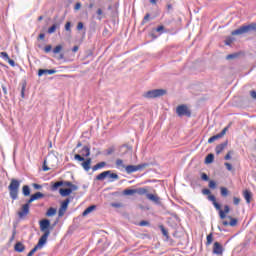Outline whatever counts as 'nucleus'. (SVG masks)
I'll use <instances>...</instances> for the list:
<instances>
[{"mask_svg":"<svg viewBox=\"0 0 256 256\" xmlns=\"http://www.w3.org/2000/svg\"><path fill=\"white\" fill-rule=\"evenodd\" d=\"M78 153L79 154L74 155L75 161L80 163L84 171H89L91 169V158L85 160V157H89V155H91V149L89 146H84Z\"/></svg>","mask_w":256,"mask_h":256,"instance_id":"1","label":"nucleus"},{"mask_svg":"<svg viewBox=\"0 0 256 256\" xmlns=\"http://www.w3.org/2000/svg\"><path fill=\"white\" fill-rule=\"evenodd\" d=\"M19 187H21V182L16 179H12L8 189L10 191V197L13 199V201L17 200V197L19 196Z\"/></svg>","mask_w":256,"mask_h":256,"instance_id":"2","label":"nucleus"},{"mask_svg":"<svg viewBox=\"0 0 256 256\" xmlns=\"http://www.w3.org/2000/svg\"><path fill=\"white\" fill-rule=\"evenodd\" d=\"M49 237V232H46L38 241L37 245L28 253L27 256H33L39 249H43V245L47 243V238Z\"/></svg>","mask_w":256,"mask_h":256,"instance_id":"3","label":"nucleus"},{"mask_svg":"<svg viewBox=\"0 0 256 256\" xmlns=\"http://www.w3.org/2000/svg\"><path fill=\"white\" fill-rule=\"evenodd\" d=\"M166 91L163 89L150 90L144 94L147 99H155L156 97H163Z\"/></svg>","mask_w":256,"mask_h":256,"instance_id":"4","label":"nucleus"},{"mask_svg":"<svg viewBox=\"0 0 256 256\" xmlns=\"http://www.w3.org/2000/svg\"><path fill=\"white\" fill-rule=\"evenodd\" d=\"M176 113L179 117H191V112L189 111V108L185 105H180L176 109Z\"/></svg>","mask_w":256,"mask_h":256,"instance_id":"5","label":"nucleus"},{"mask_svg":"<svg viewBox=\"0 0 256 256\" xmlns=\"http://www.w3.org/2000/svg\"><path fill=\"white\" fill-rule=\"evenodd\" d=\"M144 167H147V164L128 165L125 167V171L128 174L136 173V171H141V169H144Z\"/></svg>","mask_w":256,"mask_h":256,"instance_id":"6","label":"nucleus"},{"mask_svg":"<svg viewBox=\"0 0 256 256\" xmlns=\"http://www.w3.org/2000/svg\"><path fill=\"white\" fill-rule=\"evenodd\" d=\"M49 227H51V221H49L48 219H43L40 221V231L45 233H49V235L51 234V232L49 231Z\"/></svg>","mask_w":256,"mask_h":256,"instance_id":"7","label":"nucleus"},{"mask_svg":"<svg viewBox=\"0 0 256 256\" xmlns=\"http://www.w3.org/2000/svg\"><path fill=\"white\" fill-rule=\"evenodd\" d=\"M29 204L22 205L20 211L18 212L19 219H23L24 217H27L29 215Z\"/></svg>","mask_w":256,"mask_h":256,"instance_id":"8","label":"nucleus"},{"mask_svg":"<svg viewBox=\"0 0 256 256\" xmlns=\"http://www.w3.org/2000/svg\"><path fill=\"white\" fill-rule=\"evenodd\" d=\"M67 207H69V199H66L64 202H62V205L58 211L59 217H63V215H65V212L67 211Z\"/></svg>","mask_w":256,"mask_h":256,"instance_id":"9","label":"nucleus"},{"mask_svg":"<svg viewBox=\"0 0 256 256\" xmlns=\"http://www.w3.org/2000/svg\"><path fill=\"white\" fill-rule=\"evenodd\" d=\"M57 70L55 69H39L38 70V77H43V75H55Z\"/></svg>","mask_w":256,"mask_h":256,"instance_id":"10","label":"nucleus"},{"mask_svg":"<svg viewBox=\"0 0 256 256\" xmlns=\"http://www.w3.org/2000/svg\"><path fill=\"white\" fill-rule=\"evenodd\" d=\"M147 199H149V201H152V203H155L156 205H161V198H159V196L155 195V194H146Z\"/></svg>","mask_w":256,"mask_h":256,"instance_id":"11","label":"nucleus"},{"mask_svg":"<svg viewBox=\"0 0 256 256\" xmlns=\"http://www.w3.org/2000/svg\"><path fill=\"white\" fill-rule=\"evenodd\" d=\"M214 255H223V246L219 242H215L213 246Z\"/></svg>","mask_w":256,"mask_h":256,"instance_id":"12","label":"nucleus"},{"mask_svg":"<svg viewBox=\"0 0 256 256\" xmlns=\"http://www.w3.org/2000/svg\"><path fill=\"white\" fill-rule=\"evenodd\" d=\"M14 251L17 253H23V251H25V245L21 242H17L14 246Z\"/></svg>","mask_w":256,"mask_h":256,"instance_id":"13","label":"nucleus"},{"mask_svg":"<svg viewBox=\"0 0 256 256\" xmlns=\"http://www.w3.org/2000/svg\"><path fill=\"white\" fill-rule=\"evenodd\" d=\"M59 193L62 197H69V194L73 193V189H71V188H65V189L61 188L59 190Z\"/></svg>","mask_w":256,"mask_h":256,"instance_id":"14","label":"nucleus"},{"mask_svg":"<svg viewBox=\"0 0 256 256\" xmlns=\"http://www.w3.org/2000/svg\"><path fill=\"white\" fill-rule=\"evenodd\" d=\"M110 171H104L102 173H100L98 176H96L97 181H105V179H107V177L109 176Z\"/></svg>","mask_w":256,"mask_h":256,"instance_id":"15","label":"nucleus"},{"mask_svg":"<svg viewBox=\"0 0 256 256\" xmlns=\"http://www.w3.org/2000/svg\"><path fill=\"white\" fill-rule=\"evenodd\" d=\"M95 209H97L96 205H91L88 208H86L84 210V212L82 213L83 217H87V215H89V213H93V211H95Z\"/></svg>","mask_w":256,"mask_h":256,"instance_id":"16","label":"nucleus"},{"mask_svg":"<svg viewBox=\"0 0 256 256\" xmlns=\"http://www.w3.org/2000/svg\"><path fill=\"white\" fill-rule=\"evenodd\" d=\"M225 147H227V142L222 143V144L216 146L215 151H216L217 155H219L220 153H222V151L225 149Z\"/></svg>","mask_w":256,"mask_h":256,"instance_id":"17","label":"nucleus"},{"mask_svg":"<svg viewBox=\"0 0 256 256\" xmlns=\"http://www.w3.org/2000/svg\"><path fill=\"white\" fill-rule=\"evenodd\" d=\"M110 171V174H108V179L110 183H113V181H117V179H119V175L115 174V173H112L111 170Z\"/></svg>","mask_w":256,"mask_h":256,"instance_id":"18","label":"nucleus"},{"mask_svg":"<svg viewBox=\"0 0 256 256\" xmlns=\"http://www.w3.org/2000/svg\"><path fill=\"white\" fill-rule=\"evenodd\" d=\"M64 184H65V183H64L63 181L55 182V183L52 185L51 189H52V191H57V189H59V187H63Z\"/></svg>","mask_w":256,"mask_h":256,"instance_id":"19","label":"nucleus"},{"mask_svg":"<svg viewBox=\"0 0 256 256\" xmlns=\"http://www.w3.org/2000/svg\"><path fill=\"white\" fill-rule=\"evenodd\" d=\"M214 160H215V155L208 154L205 158V163H206V165H209V164L213 163Z\"/></svg>","mask_w":256,"mask_h":256,"instance_id":"20","label":"nucleus"},{"mask_svg":"<svg viewBox=\"0 0 256 256\" xmlns=\"http://www.w3.org/2000/svg\"><path fill=\"white\" fill-rule=\"evenodd\" d=\"M22 193L25 197H29L31 195V189L27 185H25L22 188Z\"/></svg>","mask_w":256,"mask_h":256,"instance_id":"21","label":"nucleus"},{"mask_svg":"<svg viewBox=\"0 0 256 256\" xmlns=\"http://www.w3.org/2000/svg\"><path fill=\"white\" fill-rule=\"evenodd\" d=\"M47 217H53L57 215V209L55 208H49L48 211L46 212Z\"/></svg>","mask_w":256,"mask_h":256,"instance_id":"22","label":"nucleus"},{"mask_svg":"<svg viewBox=\"0 0 256 256\" xmlns=\"http://www.w3.org/2000/svg\"><path fill=\"white\" fill-rule=\"evenodd\" d=\"M244 199L246 203H251V192L249 190L244 191Z\"/></svg>","mask_w":256,"mask_h":256,"instance_id":"23","label":"nucleus"},{"mask_svg":"<svg viewBox=\"0 0 256 256\" xmlns=\"http://www.w3.org/2000/svg\"><path fill=\"white\" fill-rule=\"evenodd\" d=\"M106 163L105 162H100L96 164L95 166L92 167L93 171H99V169H103L105 167Z\"/></svg>","mask_w":256,"mask_h":256,"instance_id":"24","label":"nucleus"},{"mask_svg":"<svg viewBox=\"0 0 256 256\" xmlns=\"http://www.w3.org/2000/svg\"><path fill=\"white\" fill-rule=\"evenodd\" d=\"M116 167L118 168V169H125V164L123 163V161L121 160V159H117L116 160Z\"/></svg>","mask_w":256,"mask_h":256,"instance_id":"25","label":"nucleus"},{"mask_svg":"<svg viewBox=\"0 0 256 256\" xmlns=\"http://www.w3.org/2000/svg\"><path fill=\"white\" fill-rule=\"evenodd\" d=\"M135 192L138 194V195H147V189L145 188H138V189H135Z\"/></svg>","mask_w":256,"mask_h":256,"instance_id":"26","label":"nucleus"},{"mask_svg":"<svg viewBox=\"0 0 256 256\" xmlns=\"http://www.w3.org/2000/svg\"><path fill=\"white\" fill-rule=\"evenodd\" d=\"M31 197H32V200L37 201V199H42V197H44V195L41 192H37L34 195H32Z\"/></svg>","mask_w":256,"mask_h":256,"instance_id":"27","label":"nucleus"},{"mask_svg":"<svg viewBox=\"0 0 256 256\" xmlns=\"http://www.w3.org/2000/svg\"><path fill=\"white\" fill-rule=\"evenodd\" d=\"M57 27H59V25L53 24V25L48 29L49 35H53V33H55V31H57Z\"/></svg>","mask_w":256,"mask_h":256,"instance_id":"28","label":"nucleus"},{"mask_svg":"<svg viewBox=\"0 0 256 256\" xmlns=\"http://www.w3.org/2000/svg\"><path fill=\"white\" fill-rule=\"evenodd\" d=\"M135 189H125L123 195H135Z\"/></svg>","mask_w":256,"mask_h":256,"instance_id":"29","label":"nucleus"},{"mask_svg":"<svg viewBox=\"0 0 256 256\" xmlns=\"http://www.w3.org/2000/svg\"><path fill=\"white\" fill-rule=\"evenodd\" d=\"M220 191H221L222 197H227V195H229V190H227L226 187H221Z\"/></svg>","mask_w":256,"mask_h":256,"instance_id":"30","label":"nucleus"},{"mask_svg":"<svg viewBox=\"0 0 256 256\" xmlns=\"http://www.w3.org/2000/svg\"><path fill=\"white\" fill-rule=\"evenodd\" d=\"M217 139H221L220 136H219V134H216V135L210 137V138L208 139V143H215V141H217Z\"/></svg>","mask_w":256,"mask_h":256,"instance_id":"31","label":"nucleus"},{"mask_svg":"<svg viewBox=\"0 0 256 256\" xmlns=\"http://www.w3.org/2000/svg\"><path fill=\"white\" fill-rule=\"evenodd\" d=\"M63 49V46L58 45L53 49V53L57 55V53H61V50Z\"/></svg>","mask_w":256,"mask_h":256,"instance_id":"32","label":"nucleus"},{"mask_svg":"<svg viewBox=\"0 0 256 256\" xmlns=\"http://www.w3.org/2000/svg\"><path fill=\"white\" fill-rule=\"evenodd\" d=\"M64 185H66V187H72V191H76L77 189V186L73 185L71 182H64Z\"/></svg>","mask_w":256,"mask_h":256,"instance_id":"33","label":"nucleus"},{"mask_svg":"<svg viewBox=\"0 0 256 256\" xmlns=\"http://www.w3.org/2000/svg\"><path fill=\"white\" fill-rule=\"evenodd\" d=\"M209 187L210 189H216L217 188V183L213 180L209 181Z\"/></svg>","mask_w":256,"mask_h":256,"instance_id":"34","label":"nucleus"},{"mask_svg":"<svg viewBox=\"0 0 256 256\" xmlns=\"http://www.w3.org/2000/svg\"><path fill=\"white\" fill-rule=\"evenodd\" d=\"M230 220V227H235L237 225V219L229 217Z\"/></svg>","mask_w":256,"mask_h":256,"instance_id":"35","label":"nucleus"},{"mask_svg":"<svg viewBox=\"0 0 256 256\" xmlns=\"http://www.w3.org/2000/svg\"><path fill=\"white\" fill-rule=\"evenodd\" d=\"M213 243V234H209L207 236V245H211Z\"/></svg>","mask_w":256,"mask_h":256,"instance_id":"36","label":"nucleus"},{"mask_svg":"<svg viewBox=\"0 0 256 256\" xmlns=\"http://www.w3.org/2000/svg\"><path fill=\"white\" fill-rule=\"evenodd\" d=\"M0 57H2V59L7 61V59H9V54H7V52H1Z\"/></svg>","mask_w":256,"mask_h":256,"instance_id":"37","label":"nucleus"},{"mask_svg":"<svg viewBox=\"0 0 256 256\" xmlns=\"http://www.w3.org/2000/svg\"><path fill=\"white\" fill-rule=\"evenodd\" d=\"M228 129H229V127H225V128L218 134V136H220V139H221V137H224V136H225V133H227Z\"/></svg>","mask_w":256,"mask_h":256,"instance_id":"38","label":"nucleus"},{"mask_svg":"<svg viewBox=\"0 0 256 256\" xmlns=\"http://www.w3.org/2000/svg\"><path fill=\"white\" fill-rule=\"evenodd\" d=\"M224 165L228 171H233V166L231 163L225 162Z\"/></svg>","mask_w":256,"mask_h":256,"instance_id":"39","label":"nucleus"},{"mask_svg":"<svg viewBox=\"0 0 256 256\" xmlns=\"http://www.w3.org/2000/svg\"><path fill=\"white\" fill-rule=\"evenodd\" d=\"M161 231H162V234L164 235V237H169V232H167L165 227L161 226Z\"/></svg>","mask_w":256,"mask_h":256,"instance_id":"40","label":"nucleus"},{"mask_svg":"<svg viewBox=\"0 0 256 256\" xmlns=\"http://www.w3.org/2000/svg\"><path fill=\"white\" fill-rule=\"evenodd\" d=\"M96 13H97L99 21H101V19H102L101 15H103V10L101 8H99Z\"/></svg>","mask_w":256,"mask_h":256,"instance_id":"41","label":"nucleus"},{"mask_svg":"<svg viewBox=\"0 0 256 256\" xmlns=\"http://www.w3.org/2000/svg\"><path fill=\"white\" fill-rule=\"evenodd\" d=\"M213 205H214V207H215V209H216L217 211H222V210H221V205H220L219 203H217V201H216V202H213Z\"/></svg>","mask_w":256,"mask_h":256,"instance_id":"42","label":"nucleus"},{"mask_svg":"<svg viewBox=\"0 0 256 256\" xmlns=\"http://www.w3.org/2000/svg\"><path fill=\"white\" fill-rule=\"evenodd\" d=\"M201 179H202V181H209V176H207V174H205V173H202Z\"/></svg>","mask_w":256,"mask_h":256,"instance_id":"43","label":"nucleus"},{"mask_svg":"<svg viewBox=\"0 0 256 256\" xmlns=\"http://www.w3.org/2000/svg\"><path fill=\"white\" fill-rule=\"evenodd\" d=\"M65 31H71V22L65 24Z\"/></svg>","mask_w":256,"mask_h":256,"instance_id":"44","label":"nucleus"},{"mask_svg":"<svg viewBox=\"0 0 256 256\" xmlns=\"http://www.w3.org/2000/svg\"><path fill=\"white\" fill-rule=\"evenodd\" d=\"M51 49H53V47L51 45H47L45 48H44V51L45 53H50Z\"/></svg>","mask_w":256,"mask_h":256,"instance_id":"45","label":"nucleus"},{"mask_svg":"<svg viewBox=\"0 0 256 256\" xmlns=\"http://www.w3.org/2000/svg\"><path fill=\"white\" fill-rule=\"evenodd\" d=\"M233 202H234V205H239V203H241V199H239L238 197H234Z\"/></svg>","mask_w":256,"mask_h":256,"instance_id":"46","label":"nucleus"},{"mask_svg":"<svg viewBox=\"0 0 256 256\" xmlns=\"http://www.w3.org/2000/svg\"><path fill=\"white\" fill-rule=\"evenodd\" d=\"M139 225H140V227H147V225H149V223L147 221L143 220L139 223Z\"/></svg>","mask_w":256,"mask_h":256,"instance_id":"47","label":"nucleus"},{"mask_svg":"<svg viewBox=\"0 0 256 256\" xmlns=\"http://www.w3.org/2000/svg\"><path fill=\"white\" fill-rule=\"evenodd\" d=\"M219 215H220V219H225L227 217L223 210L219 211Z\"/></svg>","mask_w":256,"mask_h":256,"instance_id":"48","label":"nucleus"},{"mask_svg":"<svg viewBox=\"0 0 256 256\" xmlns=\"http://www.w3.org/2000/svg\"><path fill=\"white\" fill-rule=\"evenodd\" d=\"M111 207H115L116 209H119L120 207H122L121 203H112Z\"/></svg>","mask_w":256,"mask_h":256,"instance_id":"49","label":"nucleus"},{"mask_svg":"<svg viewBox=\"0 0 256 256\" xmlns=\"http://www.w3.org/2000/svg\"><path fill=\"white\" fill-rule=\"evenodd\" d=\"M203 195H211V190L209 189H203L202 190Z\"/></svg>","mask_w":256,"mask_h":256,"instance_id":"50","label":"nucleus"},{"mask_svg":"<svg viewBox=\"0 0 256 256\" xmlns=\"http://www.w3.org/2000/svg\"><path fill=\"white\" fill-rule=\"evenodd\" d=\"M6 61H8L9 65H11V67H15V61L8 58Z\"/></svg>","mask_w":256,"mask_h":256,"instance_id":"51","label":"nucleus"},{"mask_svg":"<svg viewBox=\"0 0 256 256\" xmlns=\"http://www.w3.org/2000/svg\"><path fill=\"white\" fill-rule=\"evenodd\" d=\"M163 29H165V27H163V26H158V27L156 28V31H157V33H163Z\"/></svg>","mask_w":256,"mask_h":256,"instance_id":"52","label":"nucleus"},{"mask_svg":"<svg viewBox=\"0 0 256 256\" xmlns=\"http://www.w3.org/2000/svg\"><path fill=\"white\" fill-rule=\"evenodd\" d=\"M209 201H212V203H215L217 200L213 195L208 196Z\"/></svg>","mask_w":256,"mask_h":256,"instance_id":"53","label":"nucleus"},{"mask_svg":"<svg viewBox=\"0 0 256 256\" xmlns=\"http://www.w3.org/2000/svg\"><path fill=\"white\" fill-rule=\"evenodd\" d=\"M225 43L226 45H231V43H233V38H227Z\"/></svg>","mask_w":256,"mask_h":256,"instance_id":"54","label":"nucleus"},{"mask_svg":"<svg viewBox=\"0 0 256 256\" xmlns=\"http://www.w3.org/2000/svg\"><path fill=\"white\" fill-rule=\"evenodd\" d=\"M77 29H78V31H81V29H83V22L78 23Z\"/></svg>","mask_w":256,"mask_h":256,"instance_id":"55","label":"nucleus"},{"mask_svg":"<svg viewBox=\"0 0 256 256\" xmlns=\"http://www.w3.org/2000/svg\"><path fill=\"white\" fill-rule=\"evenodd\" d=\"M33 187H34V189H37V190L42 189L41 185L35 184V183L33 184Z\"/></svg>","mask_w":256,"mask_h":256,"instance_id":"56","label":"nucleus"},{"mask_svg":"<svg viewBox=\"0 0 256 256\" xmlns=\"http://www.w3.org/2000/svg\"><path fill=\"white\" fill-rule=\"evenodd\" d=\"M113 151H115V149L109 148L106 153H107V155H111L113 153Z\"/></svg>","mask_w":256,"mask_h":256,"instance_id":"57","label":"nucleus"},{"mask_svg":"<svg viewBox=\"0 0 256 256\" xmlns=\"http://www.w3.org/2000/svg\"><path fill=\"white\" fill-rule=\"evenodd\" d=\"M75 9H76V11H79V9H81V3H76V5H75Z\"/></svg>","mask_w":256,"mask_h":256,"instance_id":"58","label":"nucleus"},{"mask_svg":"<svg viewBox=\"0 0 256 256\" xmlns=\"http://www.w3.org/2000/svg\"><path fill=\"white\" fill-rule=\"evenodd\" d=\"M149 17H150V15L146 14L144 19H143V23H146V21H149Z\"/></svg>","mask_w":256,"mask_h":256,"instance_id":"59","label":"nucleus"},{"mask_svg":"<svg viewBox=\"0 0 256 256\" xmlns=\"http://www.w3.org/2000/svg\"><path fill=\"white\" fill-rule=\"evenodd\" d=\"M229 159H231V152H228V154L225 156L226 161H229Z\"/></svg>","mask_w":256,"mask_h":256,"instance_id":"60","label":"nucleus"},{"mask_svg":"<svg viewBox=\"0 0 256 256\" xmlns=\"http://www.w3.org/2000/svg\"><path fill=\"white\" fill-rule=\"evenodd\" d=\"M250 95H251L252 99H256V92L255 91H251Z\"/></svg>","mask_w":256,"mask_h":256,"instance_id":"61","label":"nucleus"},{"mask_svg":"<svg viewBox=\"0 0 256 256\" xmlns=\"http://www.w3.org/2000/svg\"><path fill=\"white\" fill-rule=\"evenodd\" d=\"M230 209H229V206L226 205L224 206V213H229Z\"/></svg>","mask_w":256,"mask_h":256,"instance_id":"62","label":"nucleus"},{"mask_svg":"<svg viewBox=\"0 0 256 256\" xmlns=\"http://www.w3.org/2000/svg\"><path fill=\"white\" fill-rule=\"evenodd\" d=\"M226 59H235V54H229Z\"/></svg>","mask_w":256,"mask_h":256,"instance_id":"63","label":"nucleus"},{"mask_svg":"<svg viewBox=\"0 0 256 256\" xmlns=\"http://www.w3.org/2000/svg\"><path fill=\"white\" fill-rule=\"evenodd\" d=\"M43 171H49V167H47V165H45V162H44V165H43Z\"/></svg>","mask_w":256,"mask_h":256,"instance_id":"64","label":"nucleus"}]
</instances>
